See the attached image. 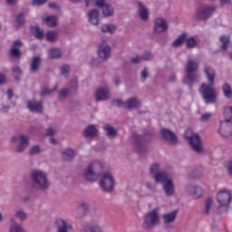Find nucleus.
Segmentation results:
<instances>
[{"mask_svg":"<svg viewBox=\"0 0 232 232\" xmlns=\"http://www.w3.org/2000/svg\"><path fill=\"white\" fill-rule=\"evenodd\" d=\"M203 72L207 77L208 83H201L198 92L205 104H217V102H218V92L215 88L217 72L208 63H204Z\"/></svg>","mask_w":232,"mask_h":232,"instance_id":"f257e3e1","label":"nucleus"},{"mask_svg":"<svg viewBox=\"0 0 232 232\" xmlns=\"http://www.w3.org/2000/svg\"><path fill=\"white\" fill-rule=\"evenodd\" d=\"M30 180L33 188L39 191H46L50 188V179L46 172L34 169L30 173Z\"/></svg>","mask_w":232,"mask_h":232,"instance_id":"f03ea898","label":"nucleus"},{"mask_svg":"<svg viewBox=\"0 0 232 232\" xmlns=\"http://www.w3.org/2000/svg\"><path fill=\"white\" fill-rule=\"evenodd\" d=\"M185 138L188 140V144L196 153H202L204 151L202 140H200V135L198 133L193 132L191 129H187L185 130Z\"/></svg>","mask_w":232,"mask_h":232,"instance_id":"7ed1b4c3","label":"nucleus"},{"mask_svg":"<svg viewBox=\"0 0 232 232\" xmlns=\"http://www.w3.org/2000/svg\"><path fill=\"white\" fill-rule=\"evenodd\" d=\"M218 133L221 137H231L232 135V107L225 113V121H220Z\"/></svg>","mask_w":232,"mask_h":232,"instance_id":"20e7f679","label":"nucleus"},{"mask_svg":"<svg viewBox=\"0 0 232 232\" xmlns=\"http://www.w3.org/2000/svg\"><path fill=\"white\" fill-rule=\"evenodd\" d=\"M160 209L159 208H153L144 216L143 227L144 229H152L160 222L159 213Z\"/></svg>","mask_w":232,"mask_h":232,"instance_id":"39448f33","label":"nucleus"},{"mask_svg":"<svg viewBox=\"0 0 232 232\" xmlns=\"http://www.w3.org/2000/svg\"><path fill=\"white\" fill-rule=\"evenodd\" d=\"M185 70L187 73V79H188L189 82H197L198 81L200 77V75L197 73V70H198V62L188 58L185 65Z\"/></svg>","mask_w":232,"mask_h":232,"instance_id":"423d86ee","label":"nucleus"},{"mask_svg":"<svg viewBox=\"0 0 232 232\" xmlns=\"http://www.w3.org/2000/svg\"><path fill=\"white\" fill-rule=\"evenodd\" d=\"M114 186L115 179L113 178V174H111L110 171L104 172L102 176V179L100 180V187L102 191H105L106 193H111V191H113Z\"/></svg>","mask_w":232,"mask_h":232,"instance_id":"0eeeda50","label":"nucleus"},{"mask_svg":"<svg viewBox=\"0 0 232 232\" xmlns=\"http://www.w3.org/2000/svg\"><path fill=\"white\" fill-rule=\"evenodd\" d=\"M217 202L218 204V208L222 209V208H229V204H231L232 200V193L231 190L224 188L218 191L217 195Z\"/></svg>","mask_w":232,"mask_h":232,"instance_id":"6e6552de","label":"nucleus"},{"mask_svg":"<svg viewBox=\"0 0 232 232\" xmlns=\"http://www.w3.org/2000/svg\"><path fill=\"white\" fill-rule=\"evenodd\" d=\"M12 144H17L15 152L23 153L30 146V137L21 134L20 136H13L11 139Z\"/></svg>","mask_w":232,"mask_h":232,"instance_id":"1a4fd4ad","label":"nucleus"},{"mask_svg":"<svg viewBox=\"0 0 232 232\" xmlns=\"http://www.w3.org/2000/svg\"><path fill=\"white\" fill-rule=\"evenodd\" d=\"M77 90H79V82L77 81H72L67 84L66 88L61 89L58 94L59 101H66L70 95H73V93H77Z\"/></svg>","mask_w":232,"mask_h":232,"instance_id":"9d476101","label":"nucleus"},{"mask_svg":"<svg viewBox=\"0 0 232 232\" xmlns=\"http://www.w3.org/2000/svg\"><path fill=\"white\" fill-rule=\"evenodd\" d=\"M217 7L215 5H205L196 11L195 19L198 21H208L215 14Z\"/></svg>","mask_w":232,"mask_h":232,"instance_id":"9b49d317","label":"nucleus"},{"mask_svg":"<svg viewBox=\"0 0 232 232\" xmlns=\"http://www.w3.org/2000/svg\"><path fill=\"white\" fill-rule=\"evenodd\" d=\"M90 205L84 199L78 200L74 208V217L76 218H84L86 217V211H88Z\"/></svg>","mask_w":232,"mask_h":232,"instance_id":"f8f14e48","label":"nucleus"},{"mask_svg":"<svg viewBox=\"0 0 232 232\" xmlns=\"http://www.w3.org/2000/svg\"><path fill=\"white\" fill-rule=\"evenodd\" d=\"M168 28H169V25L168 24V21H166L164 18L155 19L153 27L155 34L168 32Z\"/></svg>","mask_w":232,"mask_h":232,"instance_id":"ddd939ff","label":"nucleus"},{"mask_svg":"<svg viewBox=\"0 0 232 232\" xmlns=\"http://www.w3.org/2000/svg\"><path fill=\"white\" fill-rule=\"evenodd\" d=\"M27 109L32 113H41L44 110L43 102H37L35 100H29L26 102Z\"/></svg>","mask_w":232,"mask_h":232,"instance_id":"4468645a","label":"nucleus"},{"mask_svg":"<svg viewBox=\"0 0 232 232\" xmlns=\"http://www.w3.org/2000/svg\"><path fill=\"white\" fill-rule=\"evenodd\" d=\"M98 55L102 61H108L111 55V47L106 42H102L99 47Z\"/></svg>","mask_w":232,"mask_h":232,"instance_id":"2eb2a0df","label":"nucleus"},{"mask_svg":"<svg viewBox=\"0 0 232 232\" xmlns=\"http://www.w3.org/2000/svg\"><path fill=\"white\" fill-rule=\"evenodd\" d=\"M138 5V15L140 19H141L144 23H147V21H150V11L148 10V7L144 5L142 2H137Z\"/></svg>","mask_w":232,"mask_h":232,"instance_id":"dca6fc26","label":"nucleus"},{"mask_svg":"<svg viewBox=\"0 0 232 232\" xmlns=\"http://www.w3.org/2000/svg\"><path fill=\"white\" fill-rule=\"evenodd\" d=\"M111 97L110 93V90L108 88H100L96 91L95 99L97 102H101L102 101H108Z\"/></svg>","mask_w":232,"mask_h":232,"instance_id":"f3484780","label":"nucleus"},{"mask_svg":"<svg viewBox=\"0 0 232 232\" xmlns=\"http://www.w3.org/2000/svg\"><path fill=\"white\" fill-rule=\"evenodd\" d=\"M186 191L190 195L191 197H194L195 198H200L202 193H204V189L201 188L200 186L197 185H188L185 188Z\"/></svg>","mask_w":232,"mask_h":232,"instance_id":"a211bd4d","label":"nucleus"},{"mask_svg":"<svg viewBox=\"0 0 232 232\" xmlns=\"http://www.w3.org/2000/svg\"><path fill=\"white\" fill-rule=\"evenodd\" d=\"M140 104L141 102L140 100H139V98L131 97L125 102L124 110H139V108H140Z\"/></svg>","mask_w":232,"mask_h":232,"instance_id":"6ab92c4d","label":"nucleus"},{"mask_svg":"<svg viewBox=\"0 0 232 232\" xmlns=\"http://www.w3.org/2000/svg\"><path fill=\"white\" fill-rule=\"evenodd\" d=\"M99 15H101V12L98 9H92L88 12L87 17L90 24L93 26H99Z\"/></svg>","mask_w":232,"mask_h":232,"instance_id":"aec40b11","label":"nucleus"},{"mask_svg":"<svg viewBox=\"0 0 232 232\" xmlns=\"http://www.w3.org/2000/svg\"><path fill=\"white\" fill-rule=\"evenodd\" d=\"M162 189L164 194L169 198L175 195V184L173 179H169L166 183L162 185Z\"/></svg>","mask_w":232,"mask_h":232,"instance_id":"412c9836","label":"nucleus"},{"mask_svg":"<svg viewBox=\"0 0 232 232\" xmlns=\"http://www.w3.org/2000/svg\"><path fill=\"white\" fill-rule=\"evenodd\" d=\"M21 46H23V42H21V40H17L13 43L10 50L11 57H14V59H21Z\"/></svg>","mask_w":232,"mask_h":232,"instance_id":"4be33fe9","label":"nucleus"},{"mask_svg":"<svg viewBox=\"0 0 232 232\" xmlns=\"http://www.w3.org/2000/svg\"><path fill=\"white\" fill-rule=\"evenodd\" d=\"M177 217H179V210H173L167 214L162 215V220L166 226H169V224H173L175 220H177Z\"/></svg>","mask_w":232,"mask_h":232,"instance_id":"5701e85b","label":"nucleus"},{"mask_svg":"<svg viewBox=\"0 0 232 232\" xmlns=\"http://www.w3.org/2000/svg\"><path fill=\"white\" fill-rule=\"evenodd\" d=\"M162 136L169 140L171 144H177L179 142V139H177V134L171 131L169 129H162L161 130Z\"/></svg>","mask_w":232,"mask_h":232,"instance_id":"b1692460","label":"nucleus"},{"mask_svg":"<svg viewBox=\"0 0 232 232\" xmlns=\"http://www.w3.org/2000/svg\"><path fill=\"white\" fill-rule=\"evenodd\" d=\"M57 232H70L72 231V225L64 219H57L55 221Z\"/></svg>","mask_w":232,"mask_h":232,"instance_id":"393cba45","label":"nucleus"},{"mask_svg":"<svg viewBox=\"0 0 232 232\" xmlns=\"http://www.w3.org/2000/svg\"><path fill=\"white\" fill-rule=\"evenodd\" d=\"M168 180H171V178H169V174L166 171H160V173L156 174L154 176V181L156 184H161L164 185Z\"/></svg>","mask_w":232,"mask_h":232,"instance_id":"a878e982","label":"nucleus"},{"mask_svg":"<svg viewBox=\"0 0 232 232\" xmlns=\"http://www.w3.org/2000/svg\"><path fill=\"white\" fill-rule=\"evenodd\" d=\"M41 63H43L41 56L33 57L29 69L30 73H37L39 72V68H41Z\"/></svg>","mask_w":232,"mask_h":232,"instance_id":"bb28decb","label":"nucleus"},{"mask_svg":"<svg viewBox=\"0 0 232 232\" xmlns=\"http://www.w3.org/2000/svg\"><path fill=\"white\" fill-rule=\"evenodd\" d=\"M87 168H89V169H91L94 173L98 174L100 177L102 173V170L104 169V166H102V163H101V161H92L87 166Z\"/></svg>","mask_w":232,"mask_h":232,"instance_id":"cd10ccee","label":"nucleus"},{"mask_svg":"<svg viewBox=\"0 0 232 232\" xmlns=\"http://www.w3.org/2000/svg\"><path fill=\"white\" fill-rule=\"evenodd\" d=\"M133 139H134V146L139 153H142L144 151V145L142 142H144V139L142 136H140L137 133L133 134Z\"/></svg>","mask_w":232,"mask_h":232,"instance_id":"c85d7f7f","label":"nucleus"},{"mask_svg":"<svg viewBox=\"0 0 232 232\" xmlns=\"http://www.w3.org/2000/svg\"><path fill=\"white\" fill-rule=\"evenodd\" d=\"M83 177L87 180V182H95V180H97V179H99L100 176L87 167L84 170Z\"/></svg>","mask_w":232,"mask_h":232,"instance_id":"c756f323","label":"nucleus"},{"mask_svg":"<svg viewBox=\"0 0 232 232\" xmlns=\"http://www.w3.org/2000/svg\"><path fill=\"white\" fill-rule=\"evenodd\" d=\"M103 130L108 139H115V137L119 135V133L117 132V129L108 123L103 126Z\"/></svg>","mask_w":232,"mask_h":232,"instance_id":"7c9ffc66","label":"nucleus"},{"mask_svg":"<svg viewBox=\"0 0 232 232\" xmlns=\"http://www.w3.org/2000/svg\"><path fill=\"white\" fill-rule=\"evenodd\" d=\"M97 133H99V130L95 125H89L83 131L84 137L87 138L96 137Z\"/></svg>","mask_w":232,"mask_h":232,"instance_id":"2f4dec72","label":"nucleus"},{"mask_svg":"<svg viewBox=\"0 0 232 232\" xmlns=\"http://www.w3.org/2000/svg\"><path fill=\"white\" fill-rule=\"evenodd\" d=\"M211 209H213V199L211 198H208L205 201V205L202 209V213L208 217V216L211 215Z\"/></svg>","mask_w":232,"mask_h":232,"instance_id":"473e14b6","label":"nucleus"},{"mask_svg":"<svg viewBox=\"0 0 232 232\" xmlns=\"http://www.w3.org/2000/svg\"><path fill=\"white\" fill-rule=\"evenodd\" d=\"M101 10L104 17H111L114 14L113 6H111L110 4H105Z\"/></svg>","mask_w":232,"mask_h":232,"instance_id":"72a5a7b5","label":"nucleus"},{"mask_svg":"<svg viewBox=\"0 0 232 232\" xmlns=\"http://www.w3.org/2000/svg\"><path fill=\"white\" fill-rule=\"evenodd\" d=\"M222 92H223V95H224V97H226V99H232L231 84H229L228 82H225L222 85Z\"/></svg>","mask_w":232,"mask_h":232,"instance_id":"f704fd0d","label":"nucleus"},{"mask_svg":"<svg viewBox=\"0 0 232 232\" xmlns=\"http://www.w3.org/2000/svg\"><path fill=\"white\" fill-rule=\"evenodd\" d=\"M116 30H117V27L111 24H102L101 27V32L102 34H113L114 32H116Z\"/></svg>","mask_w":232,"mask_h":232,"instance_id":"c9c22d12","label":"nucleus"},{"mask_svg":"<svg viewBox=\"0 0 232 232\" xmlns=\"http://www.w3.org/2000/svg\"><path fill=\"white\" fill-rule=\"evenodd\" d=\"M83 232H102V228L99 225H85L82 227Z\"/></svg>","mask_w":232,"mask_h":232,"instance_id":"e433bc0d","label":"nucleus"},{"mask_svg":"<svg viewBox=\"0 0 232 232\" xmlns=\"http://www.w3.org/2000/svg\"><path fill=\"white\" fill-rule=\"evenodd\" d=\"M31 32L36 39L41 40V39H43V37H44V34L43 32V29H41L39 26H32L31 27Z\"/></svg>","mask_w":232,"mask_h":232,"instance_id":"4c0bfd02","label":"nucleus"},{"mask_svg":"<svg viewBox=\"0 0 232 232\" xmlns=\"http://www.w3.org/2000/svg\"><path fill=\"white\" fill-rule=\"evenodd\" d=\"M62 155L64 160H72L75 158V150L73 149H68Z\"/></svg>","mask_w":232,"mask_h":232,"instance_id":"58836bf2","label":"nucleus"},{"mask_svg":"<svg viewBox=\"0 0 232 232\" xmlns=\"http://www.w3.org/2000/svg\"><path fill=\"white\" fill-rule=\"evenodd\" d=\"M221 44V49L225 52L227 51V48L229 46V43H231V39L227 35H221L219 38Z\"/></svg>","mask_w":232,"mask_h":232,"instance_id":"ea45409f","label":"nucleus"},{"mask_svg":"<svg viewBox=\"0 0 232 232\" xmlns=\"http://www.w3.org/2000/svg\"><path fill=\"white\" fill-rule=\"evenodd\" d=\"M62 55L63 52H61V49L59 48H53L49 50V57H51V59H61Z\"/></svg>","mask_w":232,"mask_h":232,"instance_id":"a19ab883","label":"nucleus"},{"mask_svg":"<svg viewBox=\"0 0 232 232\" xmlns=\"http://www.w3.org/2000/svg\"><path fill=\"white\" fill-rule=\"evenodd\" d=\"M44 21L47 26H50L51 28H55V26H57V16H49L45 18Z\"/></svg>","mask_w":232,"mask_h":232,"instance_id":"79ce46f5","label":"nucleus"},{"mask_svg":"<svg viewBox=\"0 0 232 232\" xmlns=\"http://www.w3.org/2000/svg\"><path fill=\"white\" fill-rule=\"evenodd\" d=\"M186 37H187V34H183L181 35H179L172 44V45L175 47V48H179V46H181L182 43H184V41H186Z\"/></svg>","mask_w":232,"mask_h":232,"instance_id":"37998d69","label":"nucleus"},{"mask_svg":"<svg viewBox=\"0 0 232 232\" xmlns=\"http://www.w3.org/2000/svg\"><path fill=\"white\" fill-rule=\"evenodd\" d=\"M46 39L48 43H55V41H57V32L48 31L46 34Z\"/></svg>","mask_w":232,"mask_h":232,"instance_id":"c03bdc74","label":"nucleus"},{"mask_svg":"<svg viewBox=\"0 0 232 232\" xmlns=\"http://www.w3.org/2000/svg\"><path fill=\"white\" fill-rule=\"evenodd\" d=\"M13 73L15 77V81H21L19 75H23V70L18 65H14L12 67Z\"/></svg>","mask_w":232,"mask_h":232,"instance_id":"a18cd8bd","label":"nucleus"},{"mask_svg":"<svg viewBox=\"0 0 232 232\" xmlns=\"http://www.w3.org/2000/svg\"><path fill=\"white\" fill-rule=\"evenodd\" d=\"M9 232H26V230L21 225L14 223L10 227Z\"/></svg>","mask_w":232,"mask_h":232,"instance_id":"49530a36","label":"nucleus"},{"mask_svg":"<svg viewBox=\"0 0 232 232\" xmlns=\"http://www.w3.org/2000/svg\"><path fill=\"white\" fill-rule=\"evenodd\" d=\"M60 73L63 75V77L68 78L70 75V66L68 64H63L60 67Z\"/></svg>","mask_w":232,"mask_h":232,"instance_id":"de8ad7c7","label":"nucleus"},{"mask_svg":"<svg viewBox=\"0 0 232 232\" xmlns=\"http://www.w3.org/2000/svg\"><path fill=\"white\" fill-rule=\"evenodd\" d=\"M42 150L41 147L39 145H34L33 147L30 148L28 153L29 155H39V153H41Z\"/></svg>","mask_w":232,"mask_h":232,"instance_id":"09e8293b","label":"nucleus"},{"mask_svg":"<svg viewBox=\"0 0 232 232\" xmlns=\"http://www.w3.org/2000/svg\"><path fill=\"white\" fill-rule=\"evenodd\" d=\"M14 217L19 218L21 221L26 220L27 218L26 213L21 209L15 210Z\"/></svg>","mask_w":232,"mask_h":232,"instance_id":"8fccbe9b","label":"nucleus"},{"mask_svg":"<svg viewBox=\"0 0 232 232\" xmlns=\"http://www.w3.org/2000/svg\"><path fill=\"white\" fill-rule=\"evenodd\" d=\"M211 117H213V113L206 112L201 114L199 121L201 122H209V121H211Z\"/></svg>","mask_w":232,"mask_h":232,"instance_id":"3c124183","label":"nucleus"},{"mask_svg":"<svg viewBox=\"0 0 232 232\" xmlns=\"http://www.w3.org/2000/svg\"><path fill=\"white\" fill-rule=\"evenodd\" d=\"M160 167H159V164L157 163H153L150 165V175H157L158 173H160Z\"/></svg>","mask_w":232,"mask_h":232,"instance_id":"603ef678","label":"nucleus"},{"mask_svg":"<svg viewBox=\"0 0 232 232\" xmlns=\"http://www.w3.org/2000/svg\"><path fill=\"white\" fill-rule=\"evenodd\" d=\"M53 92H57V87H53V89L44 88L40 93L41 97H46V95H50V93H53Z\"/></svg>","mask_w":232,"mask_h":232,"instance_id":"864d4df0","label":"nucleus"},{"mask_svg":"<svg viewBox=\"0 0 232 232\" xmlns=\"http://www.w3.org/2000/svg\"><path fill=\"white\" fill-rule=\"evenodd\" d=\"M145 186H146L147 189H149V191H150V193H157V185H155V183L148 181L145 183Z\"/></svg>","mask_w":232,"mask_h":232,"instance_id":"5fc2aeb1","label":"nucleus"},{"mask_svg":"<svg viewBox=\"0 0 232 232\" xmlns=\"http://www.w3.org/2000/svg\"><path fill=\"white\" fill-rule=\"evenodd\" d=\"M187 46L188 48H195V46H197V38L194 36L188 38Z\"/></svg>","mask_w":232,"mask_h":232,"instance_id":"6e6d98bb","label":"nucleus"},{"mask_svg":"<svg viewBox=\"0 0 232 232\" xmlns=\"http://www.w3.org/2000/svg\"><path fill=\"white\" fill-rule=\"evenodd\" d=\"M57 131H59L57 130V128H55V127H49L46 130V135H47V137H53V135H57Z\"/></svg>","mask_w":232,"mask_h":232,"instance_id":"4d7b16f0","label":"nucleus"},{"mask_svg":"<svg viewBox=\"0 0 232 232\" xmlns=\"http://www.w3.org/2000/svg\"><path fill=\"white\" fill-rule=\"evenodd\" d=\"M111 104L112 106H117V108H124V106H126V102H123L122 100H112Z\"/></svg>","mask_w":232,"mask_h":232,"instance_id":"13d9d810","label":"nucleus"},{"mask_svg":"<svg viewBox=\"0 0 232 232\" xmlns=\"http://www.w3.org/2000/svg\"><path fill=\"white\" fill-rule=\"evenodd\" d=\"M16 24L18 26H22V24H24V13H21L16 16Z\"/></svg>","mask_w":232,"mask_h":232,"instance_id":"bf43d9fd","label":"nucleus"},{"mask_svg":"<svg viewBox=\"0 0 232 232\" xmlns=\"http://www.w3.org/2000/svg\"><path fill=\"white\" fill-rule=\"evenodd\" d=\"M153 54L150 52H145L141 56V61H151Z\"/></svg>","mask_w":232,"mask_h":232,"instance_id":"052dcab7","label":"nucleus"},{"mask_svg":"<svg viewBox=\"0 0 232 232\" xmlns=\"http://www.w3.org/2000/svg\"><path fill=\"white\" fill-rule=\"evenodd\" d=\"M140 75H141L142 82H144L146 81V79H148V77H150V74L148 73V67H145L141 71Z\"/></svg>","mask_w":232,"mask_h":232,"instance_id":"680f3d73","label":"nucleus"},{"mask_svg":"<svg viewBox=\"0 0 232 232\" xmlns=\"http://www.w3.org/2000/svg\"><path fill=\"white\" fill-rule=\"evenodd\" d=\"M48 0H33L31 5L33 6H42V5H44Z\"/></svg>","mask_w":232,"mask_h":232,"instance_id":"e2e57ef3","label":"nucleus"},{"mask_svg":"<svg viewBox=\"0 0 232 232\" xmlns=\"http://www.w3.org/2000/svg\"><path fill=\"white\" fill-rule=\"evenodd\" d=\"M95 6L102 8L106 5V0H93Z\"/></svg>","mask_w":232,"mask_h":232,"instance_id":"0e129e2a","label":"nucleus"},{"mask_svg":"<svg viewBox=\"0 0 232 232\" xmlns=\"http://www.w3.org/2000/svg\"><path fill=\"white\" fill-rule=\"evenodd\" d=\"M140 61H142V57L138 56V55L130 58V63L132 64H139V63H140Z\"/></svg>","mask_w":232,"mask_h":232,"instance_id":"69168bd1","label":"nucleus"},{"mask_svg":"<svg viewBox=\"0 0 232 232\" xmlns=\"http://www.w3.org/2000/svg\"><path fill=\"white\" fill-rule=\"evenodd\" d=\"M227 171L228 175L232 177V159L229 160L228 165L227 167Z\"/></svg>","mask_w":232,"mask_h":232,"instance_id":"338daca9","label":"nucleus"},{"mask_svg":"<svg viewBox=\"0 0 232 232\" xmlns=\"http://www.w3.org/2000/svg\"><path fill=\"white\" fill-rule=\"evenodd\" d=\"M232 0H219L220 6H226V5H231Z\"/></svg>","mask_w":232,"mask_h":232,"instance_id":"774afa93","label":"nucleus"}]
</instances>
